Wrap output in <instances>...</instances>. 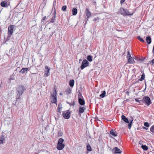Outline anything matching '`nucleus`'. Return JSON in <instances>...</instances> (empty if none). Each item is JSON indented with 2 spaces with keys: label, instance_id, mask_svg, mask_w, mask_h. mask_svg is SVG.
I'll use <instances>...</instances> for the list:
<instances>
[{
  "label": "nucleus",
  "instance_id": "nucleus-11",
  "mask_svg": "<svg viewBox=\"0 0 154 154\" xmlns=\"http://www.w3.org/2000/svg\"><path fill=\"white\" fill-rule=\"evenodd\" d=\"M2 7L7 8L9 5V2L8 4L5 1H4L1 2L0 4Z\"/></svg>",
  "mask_w": 154,
  "mask_h": 154
},
{
  "label": "nucleus",
  "instance_id": "nucleus-15",
  "mask_svg": "<svg viewBox=\"0 0 154 154\" xmlns=\"http://www.w3.org/2000/svg\"><path fill=\"white\" fill-rule=\"evenodd\" d=\"M110 134L114 137H116L117 136V133L116 131L114 130L113 129L111 130L110 131Z\"/></svg>",
  "mask_w": 154,
  "mask_h": 154
},
{
  "label": "nucleus",
  "instance_id": "nucleus-28",
  "mask_svg": "<svg viewBox=\"0 0 154 154\" xmlns=\"http://www.w3.org/2000/svg\"><path fill=\"white\" fill-rule=\"evenodd\" d=\"M87 150L88 151H92V149L90 145L88 144L87 146Z\"/></svg>",
  "mask_w": 154,
  "mask_h": 154
},
{
  "label": "nucleus",
  "instance_id": "nucleus-21",
  "mask_svg": "<svg viewBox=\"0 0 154 154\" xmlns=\"http://www.w3.org/2000/svg\"><path fill=\"white\" fill-rule=\"evenodd\" d=\"M72 14L73 15H76L77 13V9L76 8H73L72 10Z\"/></svg>",
  "mask_w": 154,
  "mask_h": 154
},
{
  "label": "nucleus",
  "instance_id": "nucleus-38",
  "mask_svg": "<svg viewBox=\"0 0 154 154\" xmlns=\"http://www.w3.org/2000/svg\"><path fill=\"white\" fill-rule=\"evenodd\" d=\"M144 125L146 127H149V123L147 122L144 123Z\"/></svg>",
  "mask_w": 154,
  "mask_h": 154
},
{
  "label": "nucleus",
  "instance_id": "nucleus-4",
  "mask_svg": "<svg viewBox=\"0 0 154 154\" xmlns=\"http://www.w3.org/2000/svg\"><path fill=\"white\" fill-rule=\"evenodd\" d=\"M89 64V62L87 60L85 59L83 60L80 66L81 69H83L85 67L88 66Z\"/></svg>",
  "mask_w": 154,
  "mask_h": 154
},
{
  "label": "nucleus",
  "instance_id": "nucleus-50",
  "mask_svg": "<svg viewBox=\"0 0 154 154\" xmlns=\"http://www.w3.org/2000/svg\"><path fill=\"white\" fill-rule=\"evenodd\" d=\"M82 61V60L81 59H80L79 60V62H80L81 61Z\"/></svg>",
  "mask_w": 154,
  "mask_h": 154
},
{
  "label": "nucleus",
  "instance_id": "nucleus-40",
  "mask_svg": "<svg viewBox=\"0 0 154 154\" xmlns=\"http://www.w3.org/2000/svg\"><path fill=\"white\" fill-rule=\"evenodd\" d=\"M135 100L136 101V102H138V103H142V100H139L138 99H135Z\"/></svg>",
  "mask_w": 154,
  "mask_h": 154
},
{
  "label": "nucleus",
  "instance_id": "nucleus-24",
  "mask_svg": "<svg viewBox=\"0 0 154 154\" xmlns=\"http://www.w3.org/2000/svg\"><path fill=\"white\" fill-rule=\"evenodd\" d=\"M102 94L100 95V97L102 98H103L105 96V94H106V91H102Z\"/></svg>",
  "mask_w": 154,
  "mask_h": 154
},
{
  "label": "nucleus",
  "instance_id": "nucleus-45",
  "mask_svg": "<svg viewBox=\"0 0 154 154\" xmlns=\"http://www.w3.org/2000/svg\"><path fill=\"white\" fill-rule=\"evenodd\" d=\"M152 63V65H153L154 64V59L152 60L151 61Z\"/></svg>",
  "mask_w": 154,
  "mask_h": 154
},
{
  "label": "nucleus",
  "instance_id": "nucleus-5",
  "mask_svg": "<svg viewBox=\"0 0 154 154\" xmlns=\"http://www.w3.org/2000/svg\"><path fill=\"white\" fill-rule=\"evenodd\" d=\"M79 99L78 102L81 105L83 106L85 105V102L84 100L82 99L81 97L83 98L81 94L79 93L78 95Z\"/></svg>",
  "mask_w": 154,
  "mask_h": 154
},
{
  "label": "nucleus",
  "instance_id": "nucleus-52",
  "mask_svg": "<svg viewBox=\"0 0 154 154\" xmlns=\"http://www.w3.org/2000/svg\"><path fill=\"white\" fill-rule=\"evenodd\" d=\"M139 143L140 144H141V143H140V142H139Z\"/></svg>",
  "mask_w": 154,
  "mask_h": 154
},
{
  "label": "nucleus",
  "instance_id": "nucleus-3",
  "mask_svg": "<svg viewBox=\"0 0 154 154\" xmlns=\"http://www.w3.org/2000/svg\"><path fill=\"white\" fill-rule=\"evenodd\" d=\"M25 87L23 85H19L17 89L19 95H21L26 90Z\"/></svg>",
  "mask_w": 154,
  "mask_h": 154
},
{
  "label": "nucleus",
  "instance_id": "nucleus-7",
  "mask_svg": "<svg viewBox=\"0 0 154 154\" xmlns=\"http://www.w3.org/2000/svg\"><path fill=\"white\" fill-rule=\"evenodd\" d=\"M70 112L68 111H67L63 112L62 115L65 119H68L70 117Z\"/></svg>",
  "mask_w": 154,
  "mask_h": 154
},
{
  "label": "nucleus",
  "instance_id": "nucleus-43",
  "mask_svg": "<svg viewBox=\"0 0 154 154\" xmlns=\"http://www.w3.org/2000/svg\"><path fill=\"white\" fill-rule=\"evenodd\" d=\"M125 0H121L120 2V3L121 5L122 4L124 3V2H125Z\"/></svg>",
  "mask_w": 154,
  "mask_h": 154
},
{
  "label": "nucleus",
  "instance_id": "nucleus-18",
  "mask_svg": "<svg viewBox=\"0 0 154 154\" xmlns=\"http://www.w3.org/2000/svg\"><path fill=\"white\" fill-rule=\"evenodd\" d=\"M146 42L149 44H150L151 43V39L150 36H148L146 37Z\"/></svg>",
  "mask_w": 154,
  "mask_h": 154
},
{
  "label": "nucleus",
  "instance_id": "nucleus-49",
  "mask_svg": "<svg viewBox=\"0 0 154 154\" xmlns=\"http://www.w3.org/2000/svg\"><path fill=\"white\" fill-rule=\"evenodd\" d=\"M143 128L144 129H146V130H147L148 129L147 128H146V127H143Z\"/></svg>",
  "mask_w": 154,
  "mask_h": 154
},
{
  "label": "nucleus",
  "instance_id": "nucleus-22",
  "mask_svg": "<svg viewBox=\"0 0 154 154\" xmlns=\"http://www.w3.org/2000/svg\"><path fill=\"white\" fill-rule=\"evenodd\" d=\"M5 138L3 135H2L1 136L0 140V143L2 144L4 143L3 141L5 140Z\"/></svg>",
  "mask_w": 154,
  "mask_h": 154
},
{
  "label": "nucleus",
  "instance_id": "nucleus-31",
  "mask_svg": "<svg viewBox=\"0 0 154 154\" xmlns=\"http://www.w3.org/2000/svg\"><path fill=\"white\" fill-rule=\"evenodd\" d=\"M137 38L140 42L143 43L145 42V41L142 38H141L140 36H138L137 37Z\"/></svg>",
  "mask_w": 154,
  "mask_h": 154
},
{
  "label": "nucleus",
  "instance_id": "nucleus-32",
  "mask_svg": "<svg viewBox=\"0 0 154 154\" xmlns=\"http://www.w3.org/2000/svg\"><path fill=\"white\" fill-rule=\"evenodd\" d=\"M150 131L152 134H154V125L151 127Z\"/></svg>",
  "mask_w": 154,
  "mask_h": 154
},
{
  "label": "nucleus",
  "instance_id": "nucleus-30",
  "mask_svg": "<svg viewBox=\"0 0 154 154\" xmlns=\"http://www.w3.org/2000/svg\"><path fill=\"white\" fill-rule=\"evenodd\" d=\"M133 121V119H131L129 121L130 123L128 125V128L129 129H130V128H131V126L132 125V123Z\"/></svg>",
  "mask_w": 154,
  "mask_h": 154
},
{
  "label": "nucleus",
  "instance_id": "nucleus-12",
  "mask_svg": "<svg viewBox=\"0 0 154 154\" xmlns=\"http://www.w3.org/2000/svg\"><path fill=\"white\" fill-rule=\"evenodd\" d=\"M112 151L115 153H121L122 151L117 147L114 148L112 149Z\"/></svg>",
  "mask_w": 154,
  "mask_h": 154
},
{
  "label": "nucleus",
  "instance_id": "nucleus-46",
  "mask_svg": "<svg viewBox=\"0 0 154 154\" xmlns=\"http://www.w3.org/2000/svg\"><path fill=\"white\" fill-rule=\"evenodd\" d=\"M152 53H154V45H153L152 50Z\"/></svg>",
  "mask_w": 154,
  "mask_h": 154
},
{
  "label": "nucleus",
  "instance_id": "nucleus-44",
  "mask_svg": "<svg viewBox=\"0 0 154 154\" xmlns=\"http://www.w3.org/2000/svg\"><path fill=\"white\" fill-rule=\"evenodd\" d=\"M144 60V59H143L142 58H140L138 60L139 61H143Z\"/></svg>",
  "mask_w": 154,
  "mask_h": 154
},
{
  "label": "nucleus",
  "instance_id": "nucleus-2",
  "mask_svg": "<svg viewBox=\"0 0 154 154\" xmlns=\"http://www.w3.org/2000/svg\"><path fill=\"white\" fill-rule=\"evenodd\" d=\"M119 13L120 14L124 16L128 15L130 14L129 12L126 9L121 8L119 9Z\"/></svg>",
  "mask_w": 154,
  "mask_h": 154
},
{
  "label": "nucleus",
  "instance_id": "nucleus-37",
  "mask_svg": "<svg viewBox=\"0 0 154 154\" xmlns=\"http://www.w3.org/2000/svg\"><path fill=\"white\" fill-rule=\"evenodd\" d=\"M66 5H64L62 7V9L63 11H65L66 10Z\"/></svg>",
  "mask_w": 154,
  "mask_h": 154
},
{
  "label": "nucleus",
  "instance_id": "nucleus-34",
  "mask_svg": "<svg viewBox=\"0 0 154 154\" xmlns=\"http://www.w3.org/2000/svg\"><path fill=\"white\" fill-rule=\"evenodd\" d=\"M66 103L69 104L70 106H74L75 105V101H73L72 103H69L67 101Z\"/></svg>",
  "mask_w": 154,
  "mask_h": 154
},
{
  "label": "nucleus",
  "instance_id": "nucleus-8",
  "mask_svg": "<svg viewBox=\"0 0 154 154\" xmlns=\"http://www.w3.org/2000/svg\"><path fill=\"white\" fill-rule=\"evenodd\" d=\"M85 14L86 16L87 17V18H85V21H87L91 16V14L90 11L88 9H87L86 10Z\"/></svg>",
  "mask_w": 154,
  "mask_h": 154
},
{
  "label": "nucleus",
  "instance_id": "nucleus-51",
  "mask_svg": "<svg viewBox=\"0 0 154 154\" xmlns=\"http://www.w3.org/2000/svg\"><path fill=\"white\" fill-rule=\"evenodd\" d=\"M53 32H52V34H51V35H51V36H52V35H53Z\"/></svg>",
  "mask_w": 154,
  "mask_h": 154
},
{
  "label": "nucleus",
  "instance_id": "nucleus-42",
  "mask_svg": "<svg viewBox=\"0 0 154 154\" xmlns=\"http://www.w3.org/2000/svg\"><path fill=\"white\" fill-rule=\"evenodd\" d=\"M59 105L58 106V108H57V110H58V111L59 112V113H61V112H60V108H59Z\"/></svg>",
  "mask_w": 154,
  "mask_h": 154
},
{
  "label": "nucleus",
  "instance_id": "nucleus-9",
  "mask_svg": "<svg viewBox=\"0 0 154 154\" xmlns=\"http://www.w3.org/2000/svg\"><path fill=\"white\" fill-rule=\"evenodd\" d=\"M14 27L13 25H10L8 27V34L12 35L13 33Z\"/></svg>",
  "mask_w": 154,
  "mask_h": 154
},
{
  "label": "nucleus",
  "instance_id": "nucleus-26",
  "mask_svg": "<svg viewBox=\"0 0 154 154\" xmlns=\"http://www.w3.org/2000/svg\"><path fill=\"white\" fill-rule=\"evenodd\" d=\"M87 59L89 62L92 61V56L91 55H88L87 57Z\"/></svg>",
  "mask_w": 154,
  "mask_h": 154
},
{
  "label": "nucleus",
  "instance_id": "nucleus-17",
  "mask_svg": "<svg viewBox=\"0 0 154 154\" xmlns=\"http://www.w3.org/2000/svg\"><path fill=\"white\" fill-rule=\"evenodd\" d=\"M28 70V69L27 68H23L20 71V72L22 73L23 74H24L26 72L27 73V72Z\"/></svg>",
  "mask_w": 154,
  "mask_h": 154
},
{
  "label": "nucleus",
  "instance_id": "nucleus-23",
  "mask_svg": "<svg viewBox=\"0 0 154 154\" xmlns=\"http://www.w3.org/2000/svg\"><path fill=\"white\" fill-rule=\"evenodd\" d=\"M55 18H56V12H55L54 13V15L52 17L50 22L52 23H54V21L55 20Z\"/></svg>",
  "mask_w": 154,
  "mask_h": 154
},
{
  "label": "nucleus",
  "instance_id": "nucleus-27",
  "mask_svg": "<svg viewBox=\"0 0 154 154\" xmlns=\"http://www.w3.org/2000/svg\"><path fill=\"white\" fill-rule=\"evenodd\" d=\"M145 78V75L144 73H143L141 76V78L139 79V80L140 81H142Z\"/></svg>",
  "mask_w": 154,
  "mask_h": 154
},
{
  "label": "nucleus",
  "instance_id": "nucleus-47",
  "mask_svg": "<svg viewBox=\"0 0 154 154\" xmlns=\"http://www.w3.org/2000/svg\"><path fill=\"white\" fill-rule=\"evenodd\" d=\"M140 81V80H139V79L136 82V83H139V81Z\"/></svg>",
  "mask_w": 154,
  "mask_h": 154
},
{
  "label": "nucleus",
  "instance_id": "nucleus-14",
  "mask_svg": "<svg viewBox=\"0 0 154 154\" xmlns=\"http://www.w3.org/2000/svg\"><path fill=\"white\" fill-rule=\"evenodd\" d=\"M86 108L84 106H80L79 107V114H82L84 112Z\"/></svg>",
  "mask_w": 154,
  "mask_h": 154
},
{
  "label": "nucleus",
  "instance_id": "nucleus-29",
  "mask_svg": "<svg viewBox=\"0 0 154 154\" xmlns=\"http://www.w3.org/2000/svg\"><path fill=\"white\" fill-rule=\"evenodd\" d=\"M141 147L143 150L145 151L147 150L148 149V147L146 145H142Z\"/></svg>",
  "mask_w": 154,
  "mask_h": 154
},
{
  "label": "nucleus",
  "instance_id": "nucleus-41",
  "mask_svg": "<svg viewBox=\"0 0 154 154\" xmlns=\"http://www.w3.org/2000/svg\"><path fill=\"white\" fill-rule=\"evenodd\" d=\"M46 17V16H45L42 18L41 20V23H42L44 20H45V19Z\"/></svg>",
  "mask_w": 154,
  "mask_h": 154
},
{
  "label": "nucleus",
  "instance_id": "nucleus-33",
  "mask_svg": "<svg viewBox=\"0 0 154 154\" xmlns=\"http://www.w3.org/2000/svg\"><path fill=\"white\" fill-rule=\"evenodd\" d=\"M11 35H10L9 34H8V35L7 36V38H5V43L8 41V40H10L11 38Z\"/></svg>",
  "mask_w": 154,
  "mask_h": 154
},
{
  "label": "nucleus",
  "instance_id": "nucleus-39",
  "mask_svg": "<svg viewBox=\"0 0 154 154\" xmlns=\"http://www.w3.org/2000/svg\"><path fill=\"white\" fill-rule=\"evenodd\" d=\"M127 57H128H128H131V54H130V52L129 51H128V54H127Z\"/></svg>",
  "mask_w": 154,
  "mask_h": 154
},
{
  "label": "nucleus",
  "instance_id": "nucleus-10",
  "mask_svg": "<svg viewBox=\"0 0 154 154\" xmlns=\"http://www.w3.org/2000/svg\"><path fill=\"white\" fill-rule=\"evenodd\" d=\"M65 146V145L63 143H57V148L58 150H61L63 149Z\"/></svg>",
  "mask_w": 154,
  "mask_h": 154
},
{
  "label": "nucleus",
  "instance_id": "nucleus-35",
  "mask_svg": "<svg viewBox=\"0 0 154 154\" xmlns=\"http://www.w3.org/2000/svg\"><path fill=\"white\" fill-rule=\"evenodd\" d=\"M64 142V140L62 138H60L58 141L57 143H63Z\"/></svg>",
  "mask_w": 154,
  "mask_h": 154
},
{
  "label": "nucleus",
  "instance_id": "nucleus-25",
  "mask_svg": "<svg viewBox=\"0 0 154 154\" xmlns=\"http://www.w3.org/2000/svg\"><path fill=\"white\" fill-rule=\"evenodd\" d=\"M66 94H70L71 92V90L69 88H68L65 91Z\"/></svg>",
  "mask_w": 154,
  "mask_h": 154
},
{
  "label": "nucleus",
  "instance_id": "nucleus-48",
  "mask_svg": "<svg viewBox=\"0 0 154 154\" xmlns=\"http://www.w3.org/2000/svg\"><path fill=\"white\" fill-rule=\"evenodd\" d=\"M56 2V0H54V3H55Z\"/></svg>",
  "mask_w": 154,
  "mask_h": 154
},
{
  "label": "nucleus",
  "instance_id": "nucleus-20",
  "mask_svg": "<svg viewBox=\"0 0 154 154\" xmlns=\"http://www.w3.org/2000/svg\"><path fill=\"white\" fill-rule=\"evenodd\" d=\"M75 81L73 79L71 80L69 82V85L71 87H73L74 85Z\"/></svg>",
  "mask_w": 154,
  "mask_h": 154
},
{
  "label": "nucleus",
  "instance_id": "nucleus-1",
  "mask_svg": "<svg viewBox=\"0 0 154 154\" xmlns=\"http://www.w3.org/2000/svg\"><path fill=\"white\" fill-rule=\"evenodd\" d=\"M142 103H144L148 106H149L152 103L150 99L148 96L143 97L142 99Z\"/></svg>",
  "mask_w": 154,
  "mask_h": 154
},
{
  "label": "nucleus",
  "instance_id": "nucleus-36",
  "mask_svg": "<svg viewBox=\"0 0 154 154\" xmlns=\"http://www.w3.org/2000/svg\"><path fill=\"white\" fill-rule=\"evenodd\" d=\"M63 134V133L62 132L61 130H60L58 132V137H60L62 136Z\"/></svg>",
  "mask_w": 154,
  "mask_h": 154
},
{
  "label": "nucleus",
  "instance_id": "nucleus-6",
  "mask_svg": "<svg viewBox=\"0 0 154 154\" xmlns=\"http://www.w3.org/2000/svg\"><path fill=\"white\" fill-rule=\"evenodd\" d=\"M57 92L55 90L53 94L51 95V102L53 103H56L57 102V97H56Z\"/></svg>",
  "mask_w": 154,
  "mask_h": 154
},
{
  "label": "nucleus",
  "instance_id": "nucleus-19",
  "mask_svg": "<svg viewBox=\"0 0 154 154\" xmlns=\"http://www.w3.org/2000/svg\"><path fill=\"white\" fill-rule=\"evenodd\" d=\"M128 63H130L132 64L134 62V60L132 57H128Z\"/></svg>",
  "mask_w": 154,
  "mask_h": 154
},
{
  "label": "nucleus",
  "instance_id": "nucleus-13",
  "mask_svg": "<svg viewBox=\"0 0 154 154\" xmlns=\"http://www.w3.org/2000/svg\"><path fill=\"white\" fill-rule=\"evenodd\" d=\"M50 69L48 68V66H46L45 67V75H46V76H48L49 75V71Z\"/></svg>",
  "mask_w": 154,
  "mask_h": 154
},
{
  "label": "nucleus",
  "instance_id": "nucleus-16",
  "mask_svg": "<svg viewBox=\"0 0 154 154\" xmlns=\"http://www.w3.org/2000/svg\"><path fill=\"white\" fill-rule=\"evenodd\" d=\"M122 119L126 123H129V122L128 119L124 115H122Z\"/></svg>",
  "mask_w": 154,
  "mask_h": 154
}]
</instances>
